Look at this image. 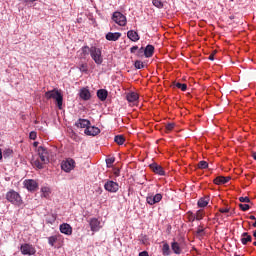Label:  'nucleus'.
I'll return each instance as SVG.
<instances>
[{
	"instance_id": "nucleus-1",
	"label": "nucleus",
	"mask_w": 256,
	"mask_h": 256,
	"mask_svg": "<svg viewBox=\"0 0 256 256\" xmlns=\"http://www.w3.org/2000/svg\"><path fill=\"white\" fill-rule=\"evenodd\" d=\"M44 97L48 100L54 99L58 109H63V94H61V91L58 89L54 88L53 90L45 92Z\"/></svg>"
},
{
	"instance_id": "nucleus-2",
	"label": "nucleus",
	"mask_w": 256,
	"mask_h": 256,
	"mask_svg": "<svg viewBox=\"0 0 256 256\" xmlns=\"http://www.w3.org/2000/svg\"><path fill=\"white\" fill-rule=\"evenodd\" d=\"M6 199L9 203H12V205H16L17 207H21V205H23L21 195L15 190L8 191L6 193Z\"/></svg>"
},
{
	"instance_id": "nucleus-3",
	"label": "nucleus",
	"mask_w": 256,
	"mask_h": 256,
	"mask_svg": "<svg viewBox=\"0 0 256 256\" xmlns=\"http://www.w3.org/2000/svg\"><path fill=\"white\" fill-rule=\"evenodd\" d=\"M90 57L96 63V65H101L103 63V55L100 48L96 46H91Z\"/></svg>"
},
{
	"instance_id": "nucleus-4",
	"label": "nucleus",
	"mask_w": 256,
	"mask_h": 256,
	"mask_svg": "<svg viewBox=\"0 0 256 256\" xmlns=\"http://www.w3.org/2000/svg\"><path fill=\"white\" fill-rule=\"evenodd\" d=\"M112 21H114V23H116L120 27H125V25H127V17L123 15V13L118 11L113 13Z\"/></svg>"
},
{
	"instance_id": "nucleus-5",
	"label": "nucleus",
	"mask_w": 256,
	"mask_h": 256,
	"mask_svg": "<svg viewBox=\"0 0 256 256\" xmlns=\"http://www.w3.org/2000/svg\"><path fill=\"white\" fill-rule=\"evenodd\" d=\"M75 160L72 158H68L66 160H63L61 163V169L62 171H65V173H71L73 169H75Z\"/></svg>"
},
{
	"instance_id": "nucleus-6",
	"label": "nucleus",
	"mask_w": 256,
	"mask_h": 256,
	"mask_svg": "<svg viewBox=\"0 0 256 256\" xmlns=\"http://www.w3.org/2000/svg\"><path fill=\"white\" fill-rule=\"evenodd\" d=\"M162 199L163 194L161 193H157L156 195L148 194L146 197V203H148V205H155L157 203H161Z\"/></svg>"
},
{
	"instance_id": "nucleus-7",
	"label": "nucleus",
	"mask_w": 256,
	"mask_h": 256,
	"mask_svg": "<svg viewBox=\"0 0 256 256\" xmlns=\"http://www.w3.org/2000/svg\"><path fill=\"white\" fill-rule=\"evenodd\" d=\"M104 189L109 191V193H117L119 191V184L113 180H108L104 184Z\"/></svg>"
},
{
	"instance_id": "nucleus-8",
	"label": "nucleus",
	"mask_w": 256,
	"mask_h": 256,
	"mask_svg": "<svg viewBox=\"0 0 256 256\" xmlns=\"http://www.w3.org/2000/svg\"><path fill=\"white\" fill-rule=\"evenodd\" d=\"M20 251L22 255H35V253H37V250H35V247L27 243L21 245Z\"/></svg>"
},
{
	"instance_id": "nucleus-9",
	"label": "nucleus",
	"mask_w": 256,
	"mask_h": 256,
	"mask_svg": "<svg viewBox=\"0 0 256 256\" xmlns=\"http://www.w3.org/2000/svg\"><path fill=\"white\" fill-rule=\"evenodd\" d=\"M38 155H39L40 161H42V163H49V152L47 151V148H45L43 146H39L38 147Z\"/></svg>"
},
{
	"instance_id": "nucleus-10",
	"label": "nucleus",
	"mask_w": 256,
	"mask_h": 256,
	"mask_svg": "<svg viewBox=\"0 0 256 256\" xmlns=\"http://www.w3.org/2000/svg\"><path fill=\"white\" fill-rule=\"evenodd\" d=\"M24 187H26L28 191H37V189H39V184L37 181L29 179L24 181Z\"/></svg>"
},
{
	"instance_id": "nucleus-11",
	"label": "nucleus",
	"mask_w": 256,
	"mask_h": 256,
	"mask_svg": "<svg viewBox=\"0 0 256 256\" xmlns=\"http://www.w3.org/2000/svg\"><path fill=\"white\" fill-rule=\"evenodd\" d=\"M89 225H90L91 231H93L94 233H97V231L101 229V222L97 218H91L89 220Z\"/></svg>"
},
{
	"instance_id": "nucleus-12",
	"label": "nucleus",
	"mask_w": 256,
	"mask_h": 256,
	"mask_svg": "<svg viewBox=\"0 0 256 256\" xmlns=\"http://www.w3.org/2000/svg\"><path fill=\"white\" fill-rule=\"evenodd\" d=\"M151 171H153V173H155L156 175H165V170L163 169V167L157 163H152L149 165Z\"/></svg>"
},
{
	"instance_id": "nucleus-13",
	"label": "nucleus",
	"mask_w": 256,
	"mask_h": 256,
	"mask_svg": "<svg viewBox=\"0 0 256 256\" xmlns=\"http://www.w3.org/2000/svg\"><path fill=\"white\" fill-rule=\"evenodd\" d=\"M84 133L86 135H92V137H95V135H99V133H101V130L95 126H89L85 129Z\"/></svg>"
},
{
	"instance_id": "nucleus-14",
	"label": "nucleus",
	"mask_w": 256,
	"mask_h": 256,
	"mask_svg": "<svg viewBox=\"0 0 256 256\" xmlns=\"http://www.w3.org/2000/svg\"><path fill=\"white\" fill-rule=\"evenodd\" d=\"M154 53H155V46L154 45L148 44L144 48V57L149 59V57H153Z\"/></svg>"
},
{
	"instance_id": "nucleus-15",
	"label": "nucleus",
	"mask_w": 256,
	"mask_h": 256,
	"mask_svg": "<svg viewBox=\"0 0 256 256\" xmlns=\"http://www.w3.org/2000/svg\"><path fill=\"white\" fill-rule=\"evenodd\" d=\"M60 232L64 235H71L73 233V228L71 225L64 223L60 225Z\"/></svg>"
},
{
	"instance_id": "nucleus-16",
	"label": "nucleus",
	"mask_w": 256,
	"mask_h": 256,
	"mask_svg": "<svg viewBox=\"0 0 256 256\" xmlns=\"http://www.w3.org/2000/svg\"><path fill=\"white\" fill-rule=\"evenodd\" d=\"M79 96L83 101H89L91 99V92L87 88H82L80 89Z\"/></svg>"
},
{
	"instance_id": "nucleus-17",
	"label": "nucleus",
	"mask_w": 256,
	"mask_h": 256,
	"mask_svg": "<svg viewBox=\"0 0 256 256\" xmlns=\"http://www.w3.org/2000/svg\"><path fill=\"white\" fill-rule=\"evenodd\" d=\"M107 41H119L121 39V33L120 32H108L106 34Z\"/></svg>"
},
{
	"instance_id": "nucleus-18",
	"label": "nucleus",
	"mask_w": 256,
	"mask_h": 256,
	"mask_svg": "<svg viewBox=\"0 0 256 256\" xmlns=\"http://www.w3.org/2000/svg\"><path fill=\"white\" fill-rule=\"evenodd\" d=\"M229 181H231L229 176H218L214 179L215 185H225V183H229Z\"/></svg>"
},
{
	"instance_id": "nucleus-19",
	"label": "nucleus",
	"mask_w": 256,
	"mask_h": 256,
	"mask_svg": "<svg viewBox=\"0 0 256 256\" xmlns=\"http://www.w3.org/2000/svg\"><path fill=\"white\" fill-rule=\"evenodd\" d=\"M171 249L175 255H181L183 251V249H181V244L175 240L171 243Z\"/></svg>"
},
{
	"instance_id": "nucleus-20",
	"label": "nucleus",
	"mask_w": 256,
	"mask_h": 256,
	"mask_svg": "<svg viewBox=\"0 0 256 256\" xmlns=\"http://www.w3.org/2000/svg\"><path fill=\"white\" fill-rule=\"evenodd\" d=\"M127 37L128 39H130V41H133L134 43H137V41H139V39H141L139 37V33H137L134 30H130L127 32Z\"/></svg>"
},
{
	"instance_id": "nucleus-21",
	"label": "nucleus",
	"mask_w": 256,
	"mask_h": 256,
	"mask_svg": "<svg viewBox=\"0 0 256 256\" xmlns=\"http://www.w3.org/2000/svg\"><path fill=\"white\" fill-rule=\"evenodd\" d=\"M108 96L109 92L106 89H99L97 91V97L100 101H107Z\"/></svg>"
},
{
	"instance_id": "nucleus-22",
	"label": "nucleus",
	"mask_w": 256,
	"mask_h": 256,
	"mask_svg": "<svg viewBox=\"0 0 256 256\" xmlns=\"http://www.w3.org/2000/svg\"><path fill=\"white\" fill-rule=\"evenodd\" d=\"M126 99L128 103H137V101L139 100V94L135 92H130L126 95Z\"/></svg>"
},
{
	"instance_id": "nucleus-23",
	"label": "nucleus",
	"mask_w": 256,
	"mask_h": 256,
	"mask_svg": "<svg viewBox=\"0 0 256 256\" xmlns=\"http://www.w3.org/2000/svg\"><path fill=\"white\" fill-rule=\"evenodd\" d=\"M240 241L242 245H247V243H251V241H253V237L249 233L244 232L241 235Z\"/></svg>"
},
{
	"instance_id": "nucleus-24",
	"label": "nucleus",
	"mask_w": 256,
	"mask_h": 256,
	"mask_svg": "<svg viewBox=\"0 0 256 256\" xmlns=\"http://www.w3.org/2000/svg\"><path fill=\"white\" fill-rule=\"evenodd\" d=\"M89 125H91V122L87 119H79L76 122V126L80 127V129H87V127H89Z\"/></svg>"
},
{
	"instance_id": "nucleus-25",
	"label": "nucleus",
	"mask_w": 256,
	"mask_h": 256,
	"mask_svg": "<svg viewBox=\"0 0 256 256\" xmlns=\"http://www.w3.org/2000/svg\"><path fill=\"white\" fill-rule=\"evenodd\" d=\"M81 54H80V59H87L88 55H91V47L89 46H83L81 48Z\"/></svg>"
},
{
	"instance_id": "nucleus-26",
	"label": "nucleus",
	"mask_w": 256,
	"mask_h": 256,
	"mask_svg": "<svg viewBox=\"0 0 256 256\" xmlns=\"http://www.w3.org/2000/svg\"><path fill=\"white\" fill-rule=\"evenodd\" d=\"M163 247H162V253L163 255L169 256L171 255V248L169 246V243L163 241Z\"/></svg>"
},
{
	"instance_id": "nucleus-27",
	"label": "nucleus",
	"mask_w": 256,
	"mask_h": 256,
	"mask_svg": "<svg viewBox=\"0 0 256 256\" xmlns=\"http://www.w3.org/2000/svg\"><path fill=\"white\" fill-rule=\"evenodd\" d=\"M197 205L198 207H207V205H209V198L208 197L200 198L198 200Z\"/></svg>"
},
{
	"instance_id": "nucleus-28",
	"label": "nucleus",
	"mask_w": 256,
	"mask_h": 256,
	"mask_svg": "<svg viewBox=\"0 0 256 256\" xmlns=\"http://www.w3.org/2000/svg\"><path fill=\"white\" fill-rule=\"evenodd\" d=\"M32 165L34 167H36L37 169H43L45 167V165H47V163H43V161L40 162L39 160H34L32 162Z\"/></svg>"
},
{
	"instance_id": "nucleus-29",
	"label": "nucleus",
	"mask_w": 256,
	"mask_h": 256,
	"mask_svg": "<svg viewBox=\"0 0 256 256\" xmlns=\"http://www.w3.org/2000/svg\"><path fill=\"white\" fill-rule=\"evenodd\" d=\"M114 141L117 145H123V143H125V137L123 135H117L115 136Z\"/></svg>"
},
{
	"instance_id": "nucleus-30",
	"label": "nucleus",
	"mask_w": 256,
	"mask_h": 256,
	"mask_svg": "<svg viewBox=\"0 0 256 256\" xmlns=\"http://www.w3.org/2000/svg\"><path fill=\"white\" fill-rule=\"evenodd\" d=\"M174 87H177V89H181L182 91H187V84H183L180 82H174Z\"/></svg>"
},
{
	"instance_id": "nucleus-31",
	"label": "nucleus",
	"mask_w": 256,
	"mask_h": 256,
	"mask_svg": "<svg viewBox=\"0 0 256 256\" xmlns=\"http://www.w3.org/2000/svg\"><path fill=\"white\" fill-rule=\"evenodd\" d=\"M152 4L154 7H157V9H163V7H165L161 0H152Z\"/></svg>"
},
{
	"instance_id": "nucleus-32",
	"label": "nucleus",
	"mask_w": 256,
	"mask_h": 256,
	"mask_svg": "<svg viewBox=\"0 0 256 256\" xmlns=\"http://www.w3.org/2000/svg\"><path fill=\"white\" fill-rule=\"evenodd\" d=\"M43 197L47 198L51 195V189L49 187H42L41 188Z\"/></svg>"
},
{
	"instance_id": "nucleus-33",
	"label": "nucleus",
	"mask_w": 256,
	"mask_h": 256,
	"mask_svg": "<svg viewBox=\"0 0 256 256\" xmlns=\"http://www.w3.org/2000/svg\"><path fill=\"white\" fill-rule=\"evenodd\" d=\"M198 169H207L209 167V163L207 161L202 160L197 164Z\"/></svg>"
},
{
	"instance_id": "nucleus-34",
	"label": "nucleus",
	"mask_w": 256,
	"mask_h": 256,
	"mask_svg": "<svg viewBox=\"0 0 256 256\" xmlns=\"http://www.w3.org/2000/svg\"><path fill=\"white\" fill-rule=\"evenodd\" d=\"M48 243L51 247H55V243H57V236H50L48 238Z\"/></svg>"
},
{
	"instance_id": "nucleus-35",
	"label": "nucleus",
	"mask_w": 256,
	"mask_h": 256,
	"mask_svg": "<svg viewBox=\"0 0 256 256\" xmlns=\"http://www.w3.org/2000/svg\"><path fill=\"white\" fill-rule=\"evenodd\" d=\"M13 155V150L11 149H6L3 151V157L4 159H7V157H11Z\"/></svg>"
},
{
	"instance_id": "nucleus-36",
	"label": "nucleus",
	"mask_w": 256,
	"mask_h": 256,
	"mask_svg": "<svg viewBox=\"0 0 256 256\" xmlns=\"http://www.w3.org/2000/svg\"><path fill=\"white\" fill-rule=\"evenodd\" d=\"M134 66L136 69H143V67H145V65L141 62V60H136L134 63Z\"/></svg>"
},
{
	"instance_id": "nucleus-37",
	"label": "nucleus",
	"mask_w": 256,
	"mask_h": 256,
	"mask_svg": "<svg viewBox=\"0 0 256 256\" xmlns=\"http://www.w3.org/2000/svg\"><path fill=\"white\" fill-rule=\"evenodd\" d=\"M196 221H201L203 219V210H198L195 214Z\"/></svg>"
},
{
	"instance_id": "nucleus-38",
	"label": "nucleus",
	"mask_w": 256,
	"mask_h": 256,
	"mask_svg": "<svg viewBox=\"0 0 256 256\" xmlns=\"http://www.w3.org/2000/svg\"><path fill=\"white\" fill-rule=\"evenodd\" d=\"M239 208L241 209V211H249V209H251V206H249V204H239Z\"/></svg>"
},
{
	"instance_id": "nucleus-39",
	"label": "nucleus",
	"mask_w": 256,
	"mask_h": 256,
	"mask_svg": "<svg viewBox=\"0 0 256 256\" xmlns=\"http://www.w3.org/2000/svg\"><path fill=\"white\" fill-rule=\"evenodd\" d=\"M167 133H169V131H171L172 129H175V123H168L165 127Z\"/></svg>"
},
{
	"instance_id": "nucleus-40",
	"label": "nucleus",
	"mask_w": 256,
	"mask_h": 256,
	"mask_svg": "<svg viewBox=\"0 0 256 256\" xmlns=\"http://www.w3.org/2000/svg\"><path fill=\"white\" fill-rule=\"evenodd\" d=\"M188 219L193 223V221L197 220L195 213L193 212H188Z\"/></svg>"
},
{
	"instance_id": "nucleus-41",
	"label": "nucleus",
	"mask_w": 256,
	"mask_h": 256,
	"mask_svg": "<svg viewBox=\"0 0 256 256\" xmlns=\"http://www.w3.org/2000/svg\"><path fill=\"white\" fill-rule=\"evenodd\" d=\"M29 139H31L32 141H35V139H37V132L31 131L29 134Z\"/></svg>"
},
{
	"instance_id": "nucleus-42",
	"label": "nucleus",
	"mask_w": 256,
	"mask_h": 256,
	"mask_svg": "<svg viewBox=\"0 0 256 256\" xmlns=\"http://www.w3.org/2000/svg\"><path fill=\"white\" fill-rule=\"evenodd\" d=\"M115 163V158H108L106 159L107 167H111Z\"/></svg>"
},
{
	"instance_id": "nucleus-43",
	"label": "nucleus",
	"mask_w": 256,
	"mask_h": 256,
	"mask_svg": "<svg viewBox=\"0 0 256 256\" xmlns=\"http://www.w3.org/2000/svg\"><path fill=\"white\" fill-rule=\"evenodd\" d=\"M239 201L240 203H251V199H249V197H240Z\"/></svg>"
},
{
	"instance_id": "nucleus-44",
	"label": "nucleus",
	"mask_w": 256,
	"mask_h": 256,
	"mask_svg": "<svg viewBox=\"0 0 256 256\" xmlns=\"http://www.w3.org/2000/svg\"><path fill=\"white\" fill-rule=\"evenodd\" d=\"M79 70L83 73L87 72V64H81Z\"/></svg>"
},
{
	"instance_id": "nucleus-45",
	"label": "nucleus",
	"mask_w": 256,
	"mask_h": 256,
	"mask_svg": "<svg viewBox=\"0 0 256 256\" xmlns=\"http://www.w3.org/2000/svg\"><path fill=\"white\" fill-rule=\"evenodd\" d=\"M203 231H204L203 227H202V226H198V228H197V230H196V234H197V235H202V234H203Z\"/></svg>"
},
{
	"instance_id": "nucleus-46",
	"label": "nucleus",
	"mask_w": 256,
	"mask_h": 256,
	"mask_svg": "<svg viewBox=\"0 0 256 256\" xmlns=\"http://www.w3.org/2000/svg\"><path fill=\"white\" fill-rule=\"evenodd\" d=\"M141 55H145V48L141 47L139 50H138V57H141Z\"/></svg>"
},
{
	"instance_id": "nucleus-47",
	"label": "nucleus",
	"mask_w": 256,
	"mask_h": 256,
	"mask_svg": "<svg viewBox=\"0 0 256 256\" xmlns=\"http://www.w3.org/2000/svg\"><path fill=\"white\" fill-rule=\"evenodd\" d=\"M216 53H217V51H214L212 54H210V56H209V60L210 61H215V55H216Z\"/></svg>"
},
{
	"instance_id": "nucleus-48",
	"label": "nucleus",
	"mask_w": 256,
	"mask_h": 256,
	"mask_svg": "<svg viewBox=\"0 0 256 256\" xmlns=\"http://www.w3.org/2000/svg\"><path fill=\"white\" fill-rule=\"evenodd\" d=\"M139 49L138 46H133L130 48V53H135V51H137Z\"/></svg>"
},
{
	"instance_id": "nucleus-49",
	"label": "nucleus",
	"mask_w": 256,
	"mask_h": 256,
	"mask_svg": "<svg viewBox=\"0 0 256 256\" xmlns=\"http://www.w3.org/2000/svg\"><path fill=\"white\" fill-rule=\"evenodd\" d=\"M220 213H229V208H220Z\"/></svg>"
},
{
	"instance_id": "nucleus-50",
	"label": "nucleus",
	"mask_w": 256,
	"mask_h": 256,
	"mask_svg": "<svg viewBox=\"0 0 256 256\" xmlns=\"http://www.w3.org/2000/svg\"><path fill=\"white\" fill-rule=\"evenodd\" d=\"M18 1H22L23 3H35V1L37 0H18Z\"/></svg>"
},
{
	"instance_id": "nucleus-51",
	"label": "nucleus",
	"mask_w": 256,
	"mask_h": 256,
	"mask_svg": "<svg viewBox=\"0 0 256 256\" xmlns=\"http://www.w3.org/2000/svg\"><path fill=\"white\" fill-rule=\"evenodd\" d=\"M139 256H149V253L147 251H143L139 253Z\"/></svg>"
},
{
	"instance_id": "nucleus-52",
	"label": "nucleus",
	"mask_w": 256,
	"mask_h": 256,
	"mask_svg": "<svg viewBox=\"0 0 256 256\" xmlns=\"http://www.w3.org/2000/svg\"><path fill=\"white\" fill-rule=\"evenodd\" d=\"M119 173H120V170H119V169H117V170L114 171V175H115L116 177H119Z\"/></svg>"
},
{
	"instance_id": "nucleus-53",
	"label": "nucleus",
	"mask_w": 256,
	"mask_h": 256,
	"mask_svg": "<svg viewBox=\"0 0 256 256\" xmlns=\"http://www.w3.org/2000/svg\"><path fill=\"white\" fill-rule=\"evenodd\" d=\"M249 219H251V221H256V217L253 216V215H250V216H249Z\"/></svg>"
},
{
	"instance_id": "nucleus-54",
	"label": "nucleus",
	"mask_w": 256,
	"mask_h": 256,
	"mask_svg": "<svg viewBox=\"0 0 256 256\" xmlns=\"http://www.w3.org/2000/svg\"><path fill=\"white\" fill-rule=\"evenodd\" d=\"M33 147H39V142H34Z\"/></svg>"
},
{
	"instance_id": "nucleus-55",
	"label": "nucleus",
	"mask_w": 256,
	"mask_h": 256,
	"mask_svg": "<svg viewBox=\"0 0 256 256\" xmlns=\"http://www.w3.org/2000/svg\"><path fill=\"white\" fill-rule=\"evenodd\" d=\"M1 159H3V151H1V149H0V161H1Z\"/></svg>"
},
{
	"instance_id": "nucleus-56",
	"label": "nucleus",
	"mask_w": 256,
	"mask_h": 256,
	"mask_svg": "<svg viewBox=\"0 0 256 256\" xmlns=\"http://www.w3.org/2000/svg\"><path fill=\"white\" fill-rule=\"evenodd\" d=\"M252 157H253V159H255V161H256V152L252 153Z\"/></svg>"
},
{
	"instance_id": "nucleus-57",
	"label": "nucleus",
	"mask_w": 256,
	"mask_h": 256,
	"mask_svg": "<svg viewBox=\"0 0 256 256\" xmlns=\"http://www.w3.org/2000/svg\"><path fill=\"white\" fill-rule=\"evenodd\" d=\"M252 227H256V220H255V222L252 224Z\"/></svg>"
},
{
	"instance_id": "nucleus-58",
	"label": "nucleus",
	"mask_w": 256,
	"mask_h": 256,
	"mask_svg": "<svg viewBox=\"0 0 256 256\" xmlns=\"http://www.w3.org/2000/svg\"><path fill=\"white\" fill-rule=\"evenodd\" d=\"M253 245L256 247V241H255V242H253Z\"/></svg>"
},
{
	"instance_id": "nucleus-59",
	"label": "nucleus",
	"mask_w": 256,
	"mask_h": 256,
	"mask_svg": "<svg viewBox=\"0 0 256 256\" xmlns=\"http://www.w3.org/2000/svg\"><path fill=\"white\" fill-rule=\"evenodd\" d=\"M234 256H239V255L236 254V255H234Z\"/></svg>"
}]
</instances>
